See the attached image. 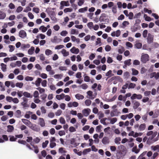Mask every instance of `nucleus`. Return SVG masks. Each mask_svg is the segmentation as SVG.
I'll return each instance as SVG.
<instances>
[{
	"label": "nucleus",
	"mask_w": 159,
	"mask_h": 159,
	"mask_svg": "<svg viewBox=\"0 0 159 159\" xmlns=\"http://www.w3.org/2000/svg\"><path fill=\"white\" fill-rule=\"evenodd\" d=\"M149 56L147 54H142L141 56V61L143 63H146L149 60Z\"/></svg>",
	"instance_id": "obj_1"
},
{
	"label": "nucleus",
	"mask_w": 159,
	"mask_h": 159,
	"mask_svg": "<svg viewBox=\"0 0 159 159\" xmlns=\"http://www.w3.org/2000/svg\"><path fill=\"white\" fill-rule=\"evenodd\" d=\"M29 128L32 130L36 131L39 132L40 130V127L36 124L32 123Z\"/></svg>",
	"instance_id": "obj_2"
},
{
	"label": "nucleus",
	"mask_w": 159,
	"mask_h": 159,
	"mask_svg": "<svg viewBox=\"0 0 159 159\" xmlns=\"http://www.w3.org/2000/svg\"><path fill=\"white\" fill-rule=\"evenodd\" d=\"M99 20L101 22H108L109 21V19L107 18L106 15L105 14L102 13L100 17Z\"/></svg>",
	"instance_id": "obj_3"
},
{
	"label": "nucleus",
	"mask_w": 159,
	"mask_h": 159,
	"mask_svg": "<svg viewBox=\"0 0 159 159\" xmlns=\"http://www.w3.org/2000/svg\"><path fill=\"white\" fill-rule=\"evenodd\" d=\"M154 35L150 33H148L147 38V43L148 44H151L153 42L154 39Z\"/></svg>",
	"instance_id": "obj_4"
},
{
	"label": "nucleus",
	"mask_w": 159,
	"mask_h": 159,
	"mask_svg": "<svg viewBox=\"0 0 159 159\" xmlns=\"http://www.w3.org/2000/svg\"><path fill=\"white\" fill-rule=\"evenodd\" d=\"M142 98V96L141 94H137L136 93L133 94L130 97V98L132 100H134L135 99H141Z\"/></svg>",
	"instance_id": "obj_5"
},
{
	"label": "nucleus",
	"mask_w": 159,
	"mask_h": 159,
	"mask_svg": "<svg viewBox=\"0 0 159 159\" xmlns=\"http://www.w3.org/2000/svg\"><path fill=\"white\" fill-rule=\"evenodd\" d=\"M119 113L120 112L118 111L117 109H115L111 111L110 115L111 117L117 116Z\"/></svg>",
	"instance_id": "obj_6"
},
{
	"label": "nucleus",
	"mask_w": 159,
	"mask_h": 159,
	"mask_svg": "<svg viewBox=\"0 0 159 159\" xmlns=\"http://www.w3.org/2000/svg\"><path fill=\"white\" fill-rule=\"evenodd\" d=\"M91 111V110L88 108L83 110L82 112L84 115L85 116H87L90 114Z\"/></svg>",
	"instance_id": "obj_7"
},
{
	"label": "nucleus",
	"mask_w": 159,
	"mask_h": 159,
	"mask_svg": "<svg viewBox=\"0 0 159 159\" xmlns=\"http://www.w3.org/2000/svg\"><path fill=\"white\" fill-rule=\"evenodd\" d=\"M132 102L133 104V108L134 110L138 108L140 105V103L138 101H133Z\"/></svg>",
	"instance_id": "obj_8"
},
{
	"label": "nucleus",
	"mask_w": 159,
	"mask_h": 159,
	"mask_svg": "<svg viewBox=\"0 0 159 159\" xmlns=\"http://www.w3.org/2000/svg\"><path fill=\"white\" fill-rule=\"evenodd\" d=\"M19 36L23 39L26 36V32L23 30H21L19 33Z\"/></svg>",
	"instance_id": "obj_9"
},
{
	"label": "nucleus",
	"mask_w": 159,
	"mask_h": 159,
	"mask_svg": "<svg viewBox=\"0 0 159 159\" xmlns=\"http://www.w3.org/2000/svg\"><path fill=\"white\" fill-rule=\"evenodd\" d=\"M22 99L23 101L21 103V105L24 107H28V105L27 104L28 102L27 99L25 98H23Z\"/></svg>",
	"instance_id": "obj_10"
},
{
	"label": "nucleus",
	"mask_w": 159,
	"mask_h": 159,
	"mask_svg": "<svg viewBox=\"0 0 159 159\" xmlns=\"http://www.w3.org/2000/svg\"><path fill=\"white\" fill-rule=\"evenodd\" d=\"M70 51L72 53L77 54L79 52V50L78 48L73 47L70 49Z\"/></svg>",
	"instance_id": "obj_11"
},
{
	"label": "nucleus",
	"mask_w": 159,
	"mask_h": 159,
	"mask_svg": "<svg viewBox=\"0 0 159 159\" xmlns=\"http://www.w3.org/2000/svg\"><path fill=\"white\" fill-rule=\"evenodd\" d=\"M22 122L29 127L31 125L32 123L29 120L25 119H23L21 120Z\"/></svg>",
	"instance_id": "obj_12"
},
{
	"label": "nucleus",
	"mask_w": 159,
	"mask_h": 159,
	"mask_svg": "<svg viewBox=\"0 0 159 159\" xmlns=\"http://www.w3.org/2000/svg\"><path fill=\"white\" fill-rule=\"evenodd\" d=\"M51 8H48L46 9V12L50 16H54L55 12L54 11L51 10Z\"/></svg>",
	"instance_id": "obj_13"
},
{
	"label": "nucleus",
	"mask_w": 159,
	"mask_h": 159,
	"mask_svg": "<svg viewBox=\"0 0 159 159\" xmlns=\"http://www.w3.org/2000/svg\"><path fill=\"white\" fill-rule=\"evenodd\" d=\"M102 142L103 144L106 145L109 143V141L107 137H104L102 139Z\"/></svg>",
	"instance_id": "obj_14"
},
{
	"label": "nucleus",
	"mask_w": 159,
	"mask_h": 159,
	"mask_svg": "<svg viewBox=\"0 0 159 159\" xmlns=\"http://www.w3.org/2000/svg\"><path fill=\"white\" fill-rule=\"evenodd\" d=\"M146 128V125L145 123L140 124L139 126V131H144Z\"/></svg>",
	"instance_id": "obj_15"
},
{
	"label": "nucleus",
	"mask_w": 159,
	"mask_h": 159,
	"mask_svg": "<svg viewBox=\"0 0 159 159\" xmlns=\"http://www.w3.org/2000/svg\"><path fill=\"white\" fill-rule=\"evenodd\" d=\"M39 124L42 127H44L45 126V123L43 118H39Z\"/></svg>",
	"instance_id": "obj_16"
},
{
	"label": "nucleus",
	"mask_w": 159,
	"mask_h": 159,
	"mask_svg": "<svg viewBox=\"0 0 159 159\" xmlns=\"http://www.w3.org/2000/svg\"><path fill=\"white\" fill-rule=\"evenodd\" d=\"M70 143L75 147H76L79 145V144L77 143L76 142L75 139L74 138H72L70 140Z\"/></svg>",
	"instance_id": "obj_17"
},
{
	"label": "nucleus",
	"mask_w": 159,
	"mask_h": 159,
	"mask_svg": "<svg viewBox=\"0 0 159 159\" xmlns=\"http://www.w3.org/2000/svg\"><path fill=\"white\" fill-rule=\"evenodd\" d=\"M61 41V39L57 38V36H54L53 39H51V41L52 43H57Z\"/></svg>",
	"instance_id": "obj_18"
},
{
	"label": "nucleus",
	"mask_w": 159,
	"mask_h": 159,
	"mask_svg": "<svg viewBox=\"0 0 159 159\" xmlns=\"http://www.w3.org/2000/svg\"><path fill=\"white\" fill-rule=\"evenodd\" d=\"M87 94L89 96V98L91 99H93L95 98V96L93 95V92L91 91H88Z\"/></svg>",
	"instance_id": "obj_19"
},
{
	"label": "nucleus",
	"mask_w": 159,
	"mask_h": 159,
	"mask_svg": "<svg viewBox=\"0 0 159 159\" xmlns=\"http://www.w3.org/2000/svg\"><path fill=\"white\" fill-rule=\"evenodd\" d=\"M65 94L62 93L60 95H57L56 96V98L58 100H60L64 99L65 98Z\"/></svg>",
	"instance_id": "obj_20"
},
{
	"label": "nucleus",
	"mask_w": 159,
	"mask_h": 159,
	"mask_svg": "<svg viewBox=\"0 0 159 159\" xmlns=\"http://www.w3.org/2000/svg\"><path fill=\"white\" fill-rule=\"evenodd\" d=\"M15 116L17 118H20L21 116V111L20 110H17L15 113Z\"/></svg>",
	"instance_id": "obj_21"
},
{
	"label": "nucleus",
	"mask_w": 159,
	"mask_h": 159,
	"mask_svg": "<svg viewBox=\"0 0 159 159\" xmlns=\"http://www.w3.org/2000/svg\"><path fill=\"white\" fill-rule=\"evenodd\" d=\"M7 131L8 132H13L14 129V128L12 125H8L7 126Z\"/></svg>",
	"instance_id": "obj_22"
},
{
	"label": "nucleus",
	"mask_w": 159,
	"mask_h": 159,
	"mask_svg": "<svg viewBox=\"0 0 159 159\" xmlns=\"http://www.w3.org/2000/svg\"><path fill=\"white\" fill-rule=\"evenodd\" d=\"M151 149L153 151H157V152H159V145H157L155 146H152L151 147Z\"/></svg>",
	"instance_id": "obj_23"
},
{
	"label": "nucleus",
	"mask_w": 159,
	"mask_h": 159,
	"mask_svg": "<svg viewBox=\"0 0 159 159\" xmlns=\"http://www.w3.org/2000/svg\"><path fill=\"white\" fill-rule=\"evenodd\" d=\"M30 47V45L29 44H22L21 45V48L23 50H24L26 48H29Z\"/></svg>",
	"instance_id": "obj_24"
},
{
	"label": "nucleus",
	"mask_w": 159,
	"mask_h": 159,
	"mask_svg": "<svg viewBox=\"0 0 159 159\" xmlns=\"http://www.w3.org/2000/svg\"><path fill=\"white\" fill-rule=\"evenodd\" d=\"M75 97L78 100L83 99L84 98V96L83 95L77 93L75 95Z\"/></svg>",
	"instance_id": "obj_25"
},
{
	"label": "nucleus",
	"mask_w": 159,
	"mask_h": 159,
	"mask_svg": "<svg viewBox=\"0 0 159 159\" xmlns=\"http://www.w3.org/2000/svg\"><path fill=\"white\" fill-rule=\"evenodd\" d=\"M42 81V80L40 78H38L35 82V84L37 87L40 86V83Z\"/></svg>",
	"instance_id": "obj_26"
},
{
	"label": "nucleus",
	"mask_w": 159,
	"mask_h": 159,
	"mask_svg": "<svg viewBox=\"0 0 159 159\" xmlns=\"http://www.w3.org/2000/svg\"><path fill=\"white\" fill-rule=\"evenodd\" d=\"M6 13L3 11H0V19L3 20L6 17Z\"/></svg>",
	"instance_id": "obj_27"
},
{
	"label": "nucleus",
	"mask_w": 159,
	"mask_h": 159,
	"mask_svg": "<svg viewBox=\"0 0 159 159\" xmlns=\"http://www.w3.org/2000/svg\"><path fill=\"white\" fill-rule=\"evenodd\" d=\"M61 53L64 57H66L69 55V52H67L65 49H62L61 51Z\"/></svg>",
	"instance_id": "obj_28"
},
{
	"label": "nucleus",
	"mask_w": 159,
	"mask_h": 159,
	"mask_svg": "<svg viewBox=\"0 0 159 159\" xmlns=\"http://www.w3.org/2000/svg\"><path fill=\"white\" fill-rule=\"evenodd\" d=\"M132 151L133 152H134L135 153L137 154L139 152L140 150L137 149V147L136 146L132 148Z\"/></svg>",
	"instance_id": "obj_29"
},
{
	"label": "nucleus",
	"mask_w": 159,
	"mask_h": 159,
	"mask_svg": "<svg viewBox=\"0 0 159 159\" xmlns=\"http://www.w3.org/2000/svg\"><path fill=\"white\" fill-rule=\"evenodd\" d=\"M34 48L33 47H31L29 49L28 51V54L29 55H32L34 53Z\"/></svg>",
	"instance_id": "obj_30"
},
{
	"label": "nucleus",
	"mask_w": 159,
	"mask_h": 159,
	"mask_svg": "<svg viewBox=\"0 0 159 159\" xmlns=\"http://www.w3.org/2000/svg\"><path fill=\"white\" fill-rule=\"evenodd\" d=\"M23 95L25 97L32 98V95H31L30 94L27 92H25L23 93Z\"/></svg>",
	"instance_id": "obj_31"
},
{
	"label": "nucleus",
	"mask_w": 159,
	"mask_h": 159,
	"mask_svg": "<svg viewBox=\"0 0 159 159\" xmlns=\"http://www.w3.org/2000/svg\"><path fill=\"white\" fill-rule=\"evenodd\" d=\"M60 4H62L64 6H70V4L69 3V2L67 1H62L61 2Z\"/></svg>",
	"instance_id": "obj_32"
},
{
	"label": "nucleus",
	"mask_w": 159,
	"mask_h": 159,
	"mask_svg": "<svg viewBox=\"0 0 159 159\" xmlns=\"http://www.w3.org/2000/svg\"><path fill=\"white\" fill-rule=\"evenodd\" d=\"M39 29L40 30H41L43 32H45L47 30V28L44 25L41 26Z\"/></svg>",
	"instance_id": "obj_33"
},
{
	"label": "nucleus",
	"mask_w": 159,
	"mask_h": 159,
	"mask_svg": "<svg viewBox=\"0 0 159 159\" xmlns=\"http://www.w3.org/2000/svg\"><path fill=\"white\" fill-rule=\"evenodd\" d=\"M91 151V149L90 148L85 149L83 152V154L84 155H86L88 152H89Z\"/></svg>",
	"instance_id": "obj_34"
},
{
	"label": "nucleus",
	"mask_w": 159,
	"mask_h": 159,
	"mask_svg": "<svg viewBox=\"0 0 159 159\" xmlns=\"http://www.w3.org/2000/svg\"><path fill=\"white\" fill-rule=\"evenodd\" d=\"M88 7H85L84 8H81L79 10V12L80 13H83L87 10Z\"/></svg>",
	"instance_id": "obj_35"
},
{
	"label": "nucleus",
	"mask_w": 159,
	"mask_h": 159,
	"mask_svg": "<svg viewBox=\"0 0 159 159\" xmlns=\"http://www.w3.org/2000/svg\"><path fill=\"white\" fill-rule=\"evenodd\" d=\"M15 85L17 87L21 88L23 86V84L22 82H17L16 83Z\"/></svg>",
	"instance_id": "obj_36"
},
{
	"label": "nucleus",
	"mask_w": 159,
	"mask_h": 159,
	"mask_svg": "<svg viewBox=\"0 0 159 159\" xmlns=\"http://www.w3.org/2000/svg\"><path fill=\"white\" fill-rule=\"evenodd\" d=\"M65 148H60L59 149V152L62 154L67 152V151L64 150Z\"/></svg>",
	"instance_id": "obj_37"
},
{
	"label": "nucleus",
	"mask_w": 159,
	"mask_h": 159,
	"mask_svg": "<svg viewBox=\"0 0 159 159\" xmlns=\"http://www.w3.org/2000/svg\"><path fill=\"white\" fill-rule=\"evenodd\" d=\"M131 60L130 59H129L125 61L124 63L125 65L127 66H129L131 64Z\"/></svg>",
	"instance_id": "obj_38"
},
{
	"label": "nucleus",
	"mask_w": 159,
	"mask_h": 159,
	"mask_svg": "<svg viewBox=\"0 0 159 159\" xmlns=\"http://www.w3.org/2000/svg\"><path fill=\"white\" fill-rule=\"evenodd\" d=\"M45 54L47 56H49L52 54V51L49 49H46L45 51Z\"/></svg>",
	"instance_id": "obj_39"
},
{
	"label": "nucleus",
	"mask_w": 159,
	"mask_h": 159,
	"mask_svg": "<svg viewBox=\"0 0 159 159\" xmlns=\"http://www.w3.org/2000/svg\"><path fill=\"white\" fill-rule=\"evenodd\" d=\"M143 17L144 18L145 20L146 21H150L152 20L151 18L150 17L148 16L146 14H144Z\"/></svg>",
	"instance_id": "obj_40"
},
{
	"label": "nucleus",
	"mask_w": 159,
	"mask_h": 159,
	"mask_svg": "<svg viewBox=\"0 0 159 159\" xmlns=\"http://www.w3.org/2000/svg\"><path fill=\"white\" fill-rule=\"evenodd\" d=\"M49 143L48 140H46L45 142H43L42 144V147L43 148H46Z\"/></svg>",
	"instance_id": "obj_41"
},
{
	"label": "nucleus",
	"mask_w": 159,
	"mask_h": 159,
	"mask_svg": "<svg viewBox=\"0 0 159 159\" xmlns=\"http://www.w3.org/2000/svg\"><path fill=\"white\" fill-rule=\"evenodd\" d=\"M59 120L60 123L61 124H65L66 123V121L64 118L62 117L59 118Z\"/></svg>",
	"instance_id": "obj_42"
},
{
	"label": "nucleus",
	"mask_w": 159,
	"mask_h": 159,
	"mask_svg": "<svg viewBox=\"0 0 159 159\" xmlns=\"http://www.w3.org/2000/svg\"><path fill=\"white\" fill-rule=\"evenodd\" d=\"M121 139L120 137L116 138L115 139V142L117 144H120Z\"/></svg>",
	"instance_id": "obj_43"
},
{
	"label": "nucleus",
	"mask_w": 159,
	"mask_h": 159,
	"mask_svg": "<svg viewBox=\"0 0 159 159\" xmlns=\"http://www.w3.org/2000/svg\"><path fill=\"white\" fill-rule=\"evenodd\" d=\"M79 150H77L76 149H73L74 152L76 154H77L78 155L80 156L82 155V152L81 151L79 152Z\"/></svg>",
	"instance_id": "obj_44"
},
{
	"label": "nucleus",
	"mask_w": 159,
	"mask_h": 159,
	"mask_svg": "<svg viewBox=\"0 0 159 159\" xmlns=\"http://www.w3.org/2000/svg\"><path fill=\"white\" fill-rule=\"evenodd\" d=\"M9 140L10 141H15L17 139V138L16 137H15L13 136L10 135L9 136Z\"/></svg>",
	"instance_id": "obj_45"
},
{
	"label": "nucleus",
	"mask_w": 159,
	"mask_h": 159,
	"mask_svg": "<svg viewBox=\"0 0 159 159\" xmlns=\"http://www.w3.org/2000/svg\"><path fill=\"white\" fill-rule=\"evenodd\" d=\"M135 84L131 83L129 84V85L128 84V89H133L135 87Z\"/></svg>",
	"instance_id": "obj_46"
},
{
	"label": "nucleus",
	"mask_w": 159,
	"mask_h": 159,
	"mask_svg": "<svg viewBox=\"0 0 159 159\" xmlns=\"http://www.w3.org/2000/svg\"><path fill=\"white\" fill-rule=\"evenodd\" d=\"M142 44L140 43H136L135 46L136 48L137 49H140L142 47Z\"/></svg>",
	"instance_id": "obj_47"
},
{
	"label": "nucleus",
	"mask_w": 159,
	"mask_h": 159,
	"mask_svg": "<svg viewBox=\"0 0 159 159\" xmlns=\"http://www.w3.org/2000/svg\"><path fill=\"white\" fill-rule=\"evenodd\" d=\"M113 74L111 73V70H109L106 74V75L108 76V77H110L113 76Z\"/></svg>",
	"instance_id": "obj_48"
},
{
	"label": "nucleus",
	"mask_w": 159,
	"mask_h": 159,
	"mask_svg": "<svg viewBox=\"0 0 159 159\" xmlns=\"http://www.w3.org/2000/svg\"><path fill=\"white\" fill-rule=\"evenodd\" d=\"M117 7L116 5H115L112 8V12L114 14H116L117 12Z\"/></svg>",
	"instance_id": "obj_49"
},
{
	"label": "nucleus",
	"mask_w": 159,
	"mask_h": 159,
	"mask_svg": "<svg viewBox=\"0 0 159 159\" xmlns=\"http://www.w3.org/2000/svg\"><path fill=\"white\" fill-rule=\"evenodd\" d=\"M73 10L71 8H67L64 10V11L65 13H66L68 12H71Z\"/></svg>",
	"instance_id": "obj_50"
},
{
	"label": "nucleus",
	"mask_w": 159,
	"mask_h": 159,
	"mask_svg": "<svg viewBox=\"0 0 159 159\" xmlns=\"http://www.w3.org/2000/svg\"><path fill=\"white\" fill-rule=\"evenodd\" d=\"M118 148L121 150L123 152L125 151L126 150V148L125 146L123 145H120L118 146Z\"/></svg>",
	"instance_id": "obj_51"
},
{
	"label": "nucleus",
	"mask_w": 159,
	"mask_h": 159,
	"mask_svg": "<svg viewBox=\"0 0 159 159\" xmlns=\"http://www.w3.org/2000/svg\"><path fill=\"white\" fill-rule=\"evenodd\" d=\"M91 101L89 99L86 100L85 101V103L87 106H89L91 105Z\"/></svg>",
	"instance_id": "obj_52"
},
{
	"label": "nucleus",
	"mask_w": 159,
	"mask_h": 159,
	"mask_svg": "<svg viewBox=\"0 0 159 159\" xmlns=\"http://www.w3.org/2000/svg\"><path fill=\"white\" fill-rule=\"evenodd\" d=\"M33 79V77L29 76L26 77L25 78V80L26 81H32Z\"/></svg>",
	"instance_id": "obj_53"
},
{
	"label": "nucleus",
	"mask_w": 159,
	"mask_h": 159,
	"mask_svg": "<svg viewBox=\"0 0 159 159\" xmlns=\"http://www.w3.org/2000/svg\"><path fill=\"white\" fill-rule=\"evenodd\" d=\"M141 15V13L140 12H139L137 13H136L134 14V18L138 19L140 18V16Z\"/></svg>",
	"instance_id": "obj_54"
},
{
	"label": "nucleus",
	"mask_w": 159,
	"mask_h": 159,
	"mask_svg": "<svg viewBox=\"0 0 159 159\" xmlns=\"http://www.w3.org/2000/svg\"><path fill=\"white\" fill-rule=\"evenodd\" d=\"M78 34V31H76V30L74 29H72L70 31V34Z\"/></svg>",
	"instance_id": "obj_55"
},
{
	"label": "nucleus",
	"mask_w": 159,
	"mask_h": 159,
	"mask_svg": "<svg viewBox=\"0 0 159 159\" xmlns=\"http://www.w3.org/2000/svg\"><path fill=\"white\" fill-rule=\"evenodd\" d=\"M40 139L38 137L34 139L33 140V141L36 144L38 143L40 141Z\"/></svg>",
	"instance_id": "obj_56"
},
{
	"label": "nucleus",
	"mask_w": 159,
	"mask_h": 159,
	"mask_svg": "<svg viewBox=\"0 0 159 159\" xmlns=\"http://www.w3.org/2000/svg\"><path fill=\"white\" fill-rule=\"evenodd\" d=\"M33 96L35 98H39V93L37 91H35L34 92L33 94Z\"/></svg>",
	"instance_id": "obj_57"
},
{
	"label": "nucleus",
	"mask_w": 159,
	"mask_h": 159,
	"mask_svg": "<svg viewBox=\"0 0 159 159\" xmlns=\"http://www.w3.org/2000/svg\"><path fill=\"white\" fill-rule=\"evenodd\" d=\"M68 32L66 30H63L60 33L61 35L63 36H66Z\"/></svg>",
	"instance_id": "obj_58"
},
{
	"label": "nucleus",
	"mask_w": 159,
	"mask_h": 159,
	"mask_svg": "<svg viewBox=\"0 0 159 159\" xmlns=\"http://www.w3.org/2000/svg\"><path fill=\"white\" fill-rule=\"evenodd\" d=\"M125 51V48L121 46L120 48L118 50V52L120 54H122Z\"/></svg>",
	"instance_id": "obj_59"
},
{
	"label": "nucleus",
	"mask_w": 159,
	"mask_h": 159,
	"mask_svg": "<svg viewBox=\"0 0 159 159\" xmlns=\"http://www.w3.org/2000/svg\"><path fill=\"white\" fill-rule=\"evenodd\" d=\"M37 89L39 91V92L40 94L44 93L45 91V90L44 89L41 88L40 87H38Z\"/></svg>",
	"instance_id": "obj_60"
},
{
	"label": "nucleus",
	"mask_w": 159,
	"mask_h": 159,
	"mask_svg": "<svg viewBox=\"0 0 159 159\" xmlns=\"http://www.w3.org/2000/svg\"><path fill=\"white\" fill-rule=\"evenodd\" d=\"M27 139L26 140V142L28 143H32V141L33 140V138L32 137H27Z\"/></svg>",
	"instance_id": "obj_61"
},
{
	"label": "nucleus",
	"mask_w": 159,
	"mask_h": 159,
	"mask_svg": "<svg viewBox=\"0 0 159 159\" xmlns=\"http://www.w3.org/2000/svg\"><path fill=\"white\" fill-rule=\"evenodd\" d=\"M23 9V8L21 6H19L16 9V11L17 13H19Z\"/></svg>",
	"instance_id": "obj_62"
},
{
	"label": "nucleus",
	"mask_w": 159,
	"mask_h": 159,
	"mask_svg": "<svg viewBox=\"0 0 159 159\" xmlns=\"http://www.w3.org/2000/svg\"><path fill=\"white\" fill-rule=\"evenodd\" d=\"M80 87H81L83 89H86L88 88V86L86 84H83L81 85Z\"/></svg>",
	"instance_id": "obj_63"
},
{
	"label": "nucleus",
	"mask_w": 159,
	"mask_h": 159,
	"mask_svg": "<svg viewBox=\"0 0 159 159\" xmlns=\"http://www.w3.org/2000/svg\"><path fill=\"white\" fill-rule=\"evenodd\" d=\"M117 120V119L116 118H113L111 120L110 123L112 124H113L116 122Z\"/></svg>",
	"instance_id": "obj_64"
}]
</instances>
